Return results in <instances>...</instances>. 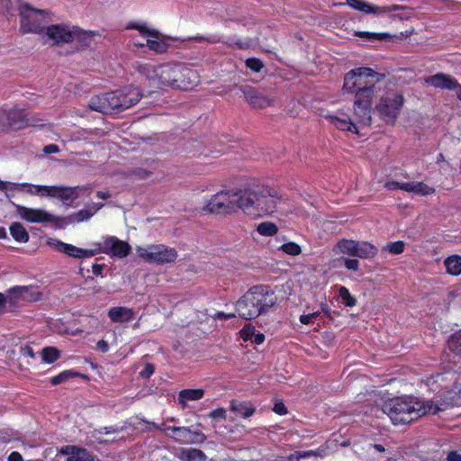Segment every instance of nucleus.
Here are the masks:
<instances>
[{"mask_svg":"<svg viewBox=\"0 0 461 461\" xmlns=\"http://www.w3.org/2000/svg\"><path fill=\"white\" fill-rule=\"evenodd\" d=\"M92 268H93L94 275L100 276L102 274V271H103V266L102 265L95 264V265H93Z\"/></svg>","mask_w":461,"mask_h":461,"instance_id":"obj_63","label":"nucleus"},{"mask_svg":"<svg viewBox=\"0 0 461 461\" xmlns=\"http://www.w3.org/2000/svg\"><path fill=\"white\" fill-rule=\"evenodd\" d=\"M21 191L25 192L31 195L40 196V197H49L50 194V185H33L30 183H21Z\"/></svg>","mask_w":461,"mask_h":461,"instance_id":"obj_29","label":"nucleus"},{"mask_svg":"<svg viewBox=\"0 0 461 461\" xmlns=\"http://www.w3.org/2000/svg\"><path fill=\"white\" fill-rule=\"evenodd\" d=\"M20 353L24 357H31V358L35 357L33 348L30 345H25V346L21 347Z\"/></svg>","mask_w":461,"mask_h":461,"instance_id":"obj_51","label":"nucleus"},{"mask_svg":"<svg viewBox=\"0 0 461 461\" xmlns=\"http://www.w3.org/2000/svg\"><path fill=\"white\" fill-rule=\"evenodd\" d=\"M422 384L427 391L433 393V400L423 401L424 404H431L435 408H444V411L456 406H461V375L447 370L425 376Z\"/></svg>","mask_w":461,"mask_h":461,"instance_id":"obj_4","label":"nucleus"},{"mask_svg":"<svg viewBox=\"0 0 461 461\" xmlns=\"http://www.w3.org/2000/svg\"><path fill=\"white\" fill-rule=\"evenodd\" d=\"M62 319H50L48 325L50 329L54 330L59 334L67 335H79L83 332V330L77 327L76 320H69L66 323L61 322Z\"/></svg>","mask_w":461,"mask_h":461,"instance_id":"obj_22","label":"nucleus"},{"mask_svg":"<svg viewBox=\"0 0 461 461\" xmlns=\"http://www.w3.org/2000/svg\"><path fill=\"white\" fill-rule=\"evenodd\" d=\"M10 234L14 240L19 243H26L29 241V233L25 227L20 222H14L11 224Z\"/></svg>","mask_w":461,"mask_h":461,"instance_id":"obj_30","label":"nucleus"},{"mask_svg":"<svg viewBox=\"0 0 461 461\" xmlns=\"http://www.w3.org/2000/svg\"><path fill=\"white\" fill-rule=\"evenodd\" d=\"M444 266L447 274L459 276L461 274V256L451 255L444 260Z\"/></svg>","mask_w":461,"mask_h":461,"instance_id":"obj_31","label":"nucleus"},{"mask_svg":"<svg viewBox=\"0 0 461 461\" xmlns=\"http://www.w3.org/2000/svg\"><path fill=\"white\" fill-rule=\"evenodd\" d=\"M209 417H211L212 419H226V411L225 409L223 408H217V409H214L212 410L210 414H209Z\"/></svg>","mask_w":461,"mask_h":461,"instance_id":"obj_50","label":"nucleus"},{"mask_svg":"<svg viewBox=\"0 0 461 461\" xmlns=\"http://www.w3.org/2000/svg\"><path fill=\"white\" fill-rule=\"evenodd\" d=\"M168 429L174 432L177 436V440L183 443L193 442L194 440L191 438L192 436L199 438L200 441H203L205 439V436L202 432L194 431L193 432L187 427H176L170 426Z\"/></svg>","mask_w":461,"mask_h":461,"instance_id":"obj_26","label":"nucleus"},{"mask_svg":"<svg viewBox=\"0 0 461 461\" xmlns=\"http://www.w3.org/2000/svg\"><path fill=\"white\" fill-rule=\"evenodd\" d=\"M96 196L100 199L106 200L111 197V194L109 191H98Z\"/></svg>","mask_w":461,"mask_h":461,"instance_id":"obj_62","label":"nucleus"},{"mask_svg":"<svg viewBox=\"0 0 461 461\" xmlns=\"http://www.w3.org/2000/svg\"><path fill=\"white\" fill-rule=\"evenodd\" d=\"M447 461H461V454L456 450L449 451L447 455Z\"/></svg>","mask_w":461,"mask_h":461,"instance_id":"obj_54","label":"nucleus"},{"mask_svg":"<svg viewBox=\"0 0 461 461\" xmlns=\"http://www.w3.org/2000/svg\"><path fill=\"white\" fill-rule=\"evenodd\" d=\"M384 75L369 68H357L344 77L343 91L355 94L353 121L341 111L327 113L323 118L340 131L358 134V125H369L375 98L384 86Z\"/></svg>","mask_w":461,"mask_h":461,"instance_id":"obj_1","label":"nucleus"},{"mask_svg":"<svg viewBox=\"0 0 461 461\" xmlns=\"http://www.w3.org/2000/svg\"><path fill=\"white\" fill-rule=\"evenodd\" d=\"M113 98L112 92L95 95L90 99L88 107L93 111L102 113L116 112V104Z\"/></svg>","mask_w":461,"mask_h":461,"instance_id":"obj_21","label":"nucleus"},{"mask_svg":"<svg viewBox=\"0 0 461 461\" xmlns=\"http://www.w3.org/2000/svg\"><path fill=\"white\" fill-rule=\"evenodd\" d=\"M203 395V389H184L178 393V402L182 407H185L187 401H198L202 399Z\"/></svg>","mask_w":461,"mask_h":461,"instance_id":"obj_28","label":"nucleus"},{"mask_svg":"<svg viewBox=\"0 0 461 461\" xmlns=\"http://www.w3.org/2000/svg\"><path fill=\"white\" fill-rule=\"evenodd\" d=\"M356 35L366 39L368 41H384L390 38V35L385 32H357Z\"/></svg>","mask_w":461,"mask_h":461,"instance_id":"obj_40","label":"nucleus"},{"mask_svg":"<svg viewBox=\"0 0 461 461\" xmlns=\"http://www.w3.org/2000/svg\"><path fill=\"white\" fill-rule=\"evenodd\" d=\"M256 328L249 323L240 330V336L244 341L252 340L253 335H255Z\"/></svg>","mask_w":461,"mask_h":461,"instance_id":"obj_45","label":"nucleus"},{"mask_svg":"<svg viewBox=\"0 0 461 461\" xmlns=\"http://www.w3.org/2000/svg\"><path fill=\"white\" fill-rule=\"evenodd\" d=\"M20 29L23 33H41L50 17L45 10L33 8L27 3L19 6Z\"/></svg>","mask_w":461,"mask_h":461,"instance_id":"obj_8","label":"nucleus"},{"mask_svg":"<svg viewBox=\"0 0 461 461\" xmlns=\"http://www.w3.org/2000/svg\"><path fill=\"white\" fill-rule=\"evenodd\" d=\"M67 461H95V456L87 449L77 446L72 456H68Z\"/></svg>","mask_w":461,"mask_h":461,"instance_id":"obj_35","label":"nucleus"},{"mask_svg":"<svg viewBox=\"0 0 461 461\" xmlns=\"http://www.w3.org/2000/svg\"><path fill=\"white\" fill-rule=\"evenodd\" d=\"M131 309L127 307H113L109 310L108 317H131L133 315Z\"/></svg>","mask_w":461,"mask_h":461,"instance_id":"obj_42","label":"nucleus"},{"mask_svg":"<svg viewBox=\"0 0 461 461\" xmlns=\"http://www.w3.org/2000/svg\"><path fill=\"white\" fill-rule=\"evenodd\" d=\"M244 95L247 102L256 108H264L272 104V100L263 95L256 89L249 87L244 90Z\"/></svg>","mask_w":461,"mask_h":461,"instance_id":"obj_24","label":"nucleus"},{"mask_svg":"<svg viewBox=\"0 0 461 461\" xmlns=\"http://www.w3.org/2000/svg\"><path fill=\"white\" fill-rule=\"evenodd\" d=\"M281 200L276 190L260 184H249L243 188L218 192L206 202L203 211L230 214L240 209L245 214L257 218L275 212Z\"/></svg>","mask_w":461,"mask_h":461,"instance_id":"obj_2","label":"nucleus"},{"mask_svg":"<svg viewBox=\"0 0 461 461\" xmlns=\"http://www.w3.org/2000/svg\"><path fill=\"white\" fill-rule=\"evenodd\" d=\"M155 372V366L153 364L148 363L144 368L140 372V376L145 379H149Z\"/></svg>","mask_w":461,"mask_h":461,"instance_id":"obj_48","label":"nucleus"},{"mask_svg":"<svg viewBox=\"0 0 461 461\" xmlns=\"http://www.w3.org/2000/svg\"><path fill=\"white\" fill-rule=\"evenodd\" d=\"M425 84L439 89L456 90L457 97L461 100V86L457 81L449 75L438 73L425 78Z\"/></svg>","mask_w":461,"mask_h":461,"instance_id":"obj_20","label":"nucleus"},{"mask_svg":"<svg viewBox=\"0 0 461 461\" xmlns=\"http://www.w3.org/2000/svg\"><path fill=\"white\" fill-rule=\"evenodd\" d=\"M347 4L353 9L361 11L365 14H376L379 6L372 5L361 0H347Z\"/></svg>","mask_w":461,"mask_h":461,"instance_id":"obj_33","label":"nucleus"},{"mask_svg":"<svg viewBox=\"0 0 461 461\" xmlns=\"http://www.w3.org/2000/svg\"><path fill=\"white\" fill-rule=\"evenodd\" d=\"M264 340H265V335L263 333L256 330L255 335H253V339L250 341L257 345H260L264 342Z\"/></svg>","mask_w":461,"mask_h":461,"instance_id":"obj_55","label":"nucleus"},{"mask_svg":"<svg viewBox=\"0 0 461 461\" xmlns=\"http://www.w3.org/2000/svg\"><path fill=\"white\" fill-rule=\"evenodd\" d=\"M136 253L145 262L158 265L172 263L177 258L176 250L164 244L138 246Z\"/></svg>","mask_w":461,"mask_h":461,"instance_id":"obj_10","label":"nucleus"},{"mask_svg":"<svg viewBox=\"0 0 461 461\" xmlns=\"http://www.w3.org/2000/svg\"><path fill=\"white\" fill-rule=\"evenodd\" d=\"M20 184L0 180V190L5 191L7 197H11L14 195V192L21 191Z\"/></svg>","mask_w":461,"mask_h":461,"instance_id":"obj_39","label":"nucleus"},{"mask_svg":"<svg viewBox=\"0 0 461 461\" xmlns=\"http://www.w3.org/2000/svg\"><path fill=\"white\" fill-rule=\"evenodd\" d=\"M11 5V0H0V12H8Z\"/></svg>","mask_w":461,"mask_h":461,"instance_id":"obj_60","label":"nucleus"},{"mask_svg":"<svg viewBox=\"0 0 461 461\" xmlns=\"http://www.w3.org/2000/svg\"><path fill=\"white\" fill-rule=\"evenodd\" d=\"M92 246L95 247L96 255L104 253L119 258L127 257L131 251L129 243L115 236L104 237L100 241L92 243Z\"/></svg>","mask_w":461,"mask_h":461,"instance_id":"obj_15","label":"nucleus"},{"mask_svg":"<svg viewBox=\"0 0 461 461\" xmlns=\"http://www.w3.org/2000/svg\"><path fill=\"white\" fill-rule=\"evenodd\" d=\"M246 65L249 68L255 72H258L263 68V63L261 60L256 58L248 59L246 60Z\"/></svg>","mask_w":461,"mask_h":461,"instance_id":"obj_47","label":"nucleus"},{"mask_svg":"<svg viewBox=\"0 0 461 461\" xmlns=\"http://www.w3.org/2000/svg\"><path fill=\"white\" fill-rule=\"evenodd\" d=\"M339 297L341 299V303H344L346 306H353L356 303L355 298L350 294L349 291L344 287L341 286L339 291Z\"/></svg>","mask_w":461,"mask_h":461,"instance_id":"obj_43","label":"nucleus"},{"mask_svg":"<svg viewBox=\"0 0 461 461\" xmlns=\"http://www.w3.org/2000/svg\"><path fill=\"white\" fill-rule=\"evenodd\" d=\"M8 461H23V456L17 452L13 451L7 457Z\"/></svg>","mask_w":461,"mask_h":461,"instance_id":"obj_57","label":"nucleus"},{"mask_svg":"<svg viewBox=\"0 0 461 461\" xmlns=\"http://www.w3.org/2000/svg\"><path fill=\"white\" fill-rule=\"evenodd\" d=\"M443 408L424 404L413 396H401L388 399L382 405V411L393 425H405L427 414H438Z\"/></svg>","mask_w":461,"mask_h":461,"instance_id":"obj_5","label":"nucleus"},{"mask_svg":"<svg viewBox=\"0 0 461 461\" xmlns=\"http://www.w3.org/2000/svg\"><path fill=\"white\" fill-rule=\"evenodd\" d=\"M95 35L93 32L82 31L78 27L67 24H53L46 29V36L55 44L68 43L75 39L90 40Z\"/></svg>","mask_w":461,"mask_h":461,"instance_id":"obj_11","label":"nucleus"},{"mask_svg":"<svg viewBox=\"0 0 461 461\" xmlns=\"http://www.w3.org/2000/svg\"><path fill=\"white\" fill-rule=\"evenodd\" d=\"M301 458H306L312 456H316V452L314 450H307V451H301Z\"/></svg>","mask_w":461,"mask_h":461,"instance_id":"obj_64","label":"nucleus"},{"mask_svg":"<svg viewBox=\"0 0 461 461\" xmlns=\"http://www.w3.org/2000/svg\"><path fill=\"white\" fill-rule=\"evenodd\" d=\"M92 189L88 185L64 186L50 185L49 198H56L67 206H72L75 201L81 195H90Z\"/></svg>","mask_w":461,"mask_h":461,"instance_id":"obj_16","label":"nucleus"},{"mask_svg":"<svg viewBox=\"0 0 461 461\" xmlns=\"http://www.w3.org/2000/svg\"><path fill=\"white\" fill-rule=\"evenodd\" d=\"M182 455L186 461H205L207 457L202 450L197 448L184 449Z\"/></svg>","mask_w":461,"mask_h":461,"instance_id":"obj_37","label":"nucleus"},{"mask_svg":"<svg viewBox=\"0 0 461 461\" xmlns=\"http://www.w3.org/2000/svg\"><path fill=\"white\" fill-rule=\"evenodd\" d=\"M279 249L283 251L284 253L290 255V256H298L302 253L301 247L293 241H289L286 243H284Z\"/></svg>","mask_w":461,"mask_h":461,"instance_id":"obj_41","label":"nucleus"},{"mask_svg":"<svg viewBox=\"0 0 461 461\" xmlns=\"http://www.w3.org/2000/svg\"><path fill=\"white\" fill-rule=\"evenodd\" d=\"M384 187L387 190L400 189L408 193H413L419 195H430L435 193V189L423 182H398V181H387L384 184Z\"/></svg>","mask_w":461,"mask_h":461,"instance_id":"obj_19","label":"nucleus"},{"mask_svg":"<svg viewBox=\"0 0 461 461\" xmlns=\"http://www.w3.org/2000/svg\"><path fill=\"white\" fill-rule=\"evenodd\" d=\"M447 348L456 356H461V329L453 333L447 339Z\"/></svg>","mask_w":461,"mask_h":461,"instance_id":"obj_34","label":"nucleus"},{"mask_svg":"<svg viewBox=\"0 0 461 461\" xmlns=\"http://www.w3.org/2000/svg\"><path fill=\"white\" fill-rule=\"evenodd\" d=\"M96 348L102 353H106L109 350V345L104 339H101L96 343Z\"/></svg>","mask_w":461,"mask_h":461,"instance_id":"obj_56","label":"nucleus"},{"mask_svg":"<svg viewBox=\"0 0 461 461\" xmlns=\"http://www.w3.org/2000/svg\"><path fill=\"white\" fill-rule=\"evenodd\" d=\"M276 303V296L268 286L251 287L235 305L239 317H259L271 313Z\"/></svg>","mask_w":461,"mask_h":461,"instance_id":"obj_6","label":"nucleus"},{"mask_svg":"<svg viewBox=\"0 0 461 461\" xmlns=\"http://www.w3.org/2000/svg\"><path fill=\"white\" fill-rule=\"evenodd\" d=\"M103 206V203L88 204L84 209L70 214L68 217V221L70 223H80L83 221H86L93 215H95Z\"/></svg>","mask_w":461,"mask_h":461,"instance_id":"obj_23","label":"nucleus"},{"mask_svg":"<svg viewBox=\"0 0 461 461\" xmlns=\"http://www.w3.org/2000/svg\"><path fill=\"white\" fill-rule=\"evenodd\" d=\"M135 70L144 85L155 89L193 88L199 82L197 72L181 63H164L158 66L138 62Z\"/></svg>","mask_w":461,"mask_h":461,"instance_id":"obj_3","label":"nucleus"},{"mask_svg":"<svg viewBox=\"0 0 461 461\" xmlns=\"http://www.w3.org/2000/svg\"><path fill=\"white\" fill-rule=\"evenodd\" d=\"M77 446H64L62 447L60 449H59V454L60 455H64V456H72L74 451H75V448H76Z\"/></svg>","mask_w":461,"mask_h":461,"instance_id":"obj_53","label":"nucleus"},{"mask_svg":"<svg viewBox=\"0 0 461 461\" xmlns=\"http://www.w3.org/2000/svg\"><path fill=\"white\" fill-rule=\"evenodd\" d=\"M404 247H405L404 242L401 241V240H398V241L388 243L384 248V249L388 251V252H390L391 254L399 255V254H402L403 252Z\"/></svg>","mask_w":461,"mask_h":461,"instance_id":"obj_44","label":"nucleus"},{"mask_svg":"<svg viewBox=\"0 0 461 461\" xmlns=\"http://www.w3.org/2000/svg\"><path fill=\"white\" fill-rule=\"evenodd\" d=\"M64 253L75 258H88L95 256L96 250L93 246L91 249H85L67 243Z\"/></svg>","mask_w":461,"mask_h":461,"instance_id":"obj_27","label":"nucleus"},{"mask_svg":"<svg viewBox=\"0 0 461 461\" xmlns=\"http://www.w3.org/2000/svg\"><path fill=\"white\" fill-rule=\"evenodd\" d=\"M273 411L278 415H285L288 412L286 406L283 402H276Z\"/></svg>","mask_w":461,"mask_h":461,"instance_id":"obj_52","label":"nucleus"},{"mask_svg":"<svg viewBox=\"0 0 461 461\" xmlns=\"http://www.w3.org/2000/svg\"><path fill=\"white\" fill-rule=\"evenodd\" d=\"M5 294L0 293V314L6 313V303H5Z\"/></svg>","mask_w":461,"mask_h":461,"instance_id":"obj_58","label":"nucleus"},{"mask_svg":"<svg viewBox=\"0 0 461 461\" xmlns=\"http://www.w3.org/2000/svg\"><path fill=\"white\" fill-rule=\"evenodd\" d=\"M126 29L137 30L144 41H139L134 35H131L132 43L137 47H148L156 54H163L169 48L168 39L158 30L150 28L147 23H130Z\"/></svg>","mask_w":461,"mask_h":461,"instance_id":"obj_7","label":"nucleus"},{"mask_svg":"<svg viewBox=\"0 0 461 461\" xmlns=\"http://www.w3.org/2000/svg\"><path fill=\"white\" fill-rule=\"evenodd\" d=\"M333 251L337 254L349 255L359 258H374L377 254V249L367 241H356L353 240H339Z\"/></svg>","mask_w":461,"mask_h":461,"instance_id":"obj_12","label":"nucleus"},{"mask_svg":"<svg viewBox=\"0 0 461 461\" xmlns=\"http://www.w3.org/2000/svg\"><path fill=\"white\" fill-rule=\"evenodd\" d=\"M86 375H85L79 372L74 371V370H64V371L60 372L59 374H58L57 375L51 377L50 384L52 385H58V384H60L71 378L86 377Z\"/></svg>","mask_w":461,"mask_h":461,"instance_id":"obj_32","label":"nucleus"},{"mask_svg":"<svg viewBox=\"0 0 461 461\" xmlns=\"http://www.w3.org/2000/svg\"><path fill=\"white\" fill-rule=\"evenodd\" d=\"M47 244L53 249L59 251V252H63V253L65 250V247L67 246V243H65L58 239H53V238H49L47 240Z\"/></svg>","mask_w":461,"mask_h":461,"instance_id":"obj_46","label":"nucleus"},{"mask_svg":"<svg viewBox=\"0 0 461 461\" xmlns=\"http://www.w3.org/2000/svg\"><path fill=\"white\" fill-rule=\"evenodd\" d=\"M344 265L348 270L357 271L359 268V261L354 258H345Z\"/></svg>","mask_w":461,"mask_h":461,"instance_id":"obj_49","label":"nucleus"},{"mask_svg":"<svg viewBox=\"0 0 461 461\" xmlns=\"http://www.w3.org/2000/svg\"><path fill=\"white\" fill-rule=\"evenodd\" d=\"M112 95L114 97L116 112H121L135 105L142 96L140 89L131 85L112 91Z\"/></svg>","mask_w":461,"mask_h":461,"instance_id":"obj_17","label":"nucleus"},{"mask_svg":"<svg viewBox=\"0 0 461 461\" xmlns=\"http://www.w3.org/2000/svg\"><path fill=\"white\" fill-rule=\"evenodd\" d=\"M403 96L401 93L389 90L381 95L375 111L387 123H393L403 105Z\"/></svg>","mask_w":461,"mask_h":461,"instance_id":"obj_9","label":"nucleus"},{"mask_svg":"<svg viewBox=\"0 0 461 461\" xmlns=\"http://www.w3.org/2000/svg\"><path fill=\"white\" fill-rule=\"evenodd\" d=\"M58 151H59L58 146L53 145V144L48 145L44 148V152L47 154L57 153Z\"/></svg>","mask_w":461,"mask_h":461,"instance_id":"obj_61","label":"nucleus"},{"mask_svg":"<svg viewBox=\"0 0 461 461\" xmlns=\"http://www.w3.org/2000/svg\"><path fill=\"white\" fill-rule=\"evenodd\" d=\"M398 9H400L399 5L379 7V9H378V11H377V13L375 14H382V13H388V12L395 11V10H398Z\"/></svg>","mask_w":461,"mask_h":461,"instance_id":"obj_59","label":"nucleus"},{"mask_svg":"<svg viewBox=\"0 0 461 461\" xmlns=\"http://www.w3.org/2000/svg\"><path fill=\"white\" fill-rule=\"evenodd\" d=\"M4 116V114L2 115ZM6 123L14 130H20L25 127L41 126L40 120L36 119L30 113L19 108H14L5 113Z\"/></svg>","mask_w":461,"mask_h":461,"instance_id":"obj_18","label":"nucleus"},{"mask_svg":"<svg viewBox=\"0 0 461 461\" xmlns=\"http://www.w3.org/2000/svg\"><path fill=\"white\" fill-rule=\"evenodd\" d=\"M6 312H13L26 302H35L41 299V294L28 286H14L6 291Z\"/></svg>","mask_w":461,"mask_h":461,"instance_id":"obj_14","label":"nucleus"},{"mask_svg":"<svg viewBox=\"0 0 461 461\" xmlns=\"http://www.w3.org/2000/svg\"><path fill=\"white\" fill-rule=\"evenodd\" d=\"M42 361L47 364H53L60 357V351L54 347H45L41 349Z\"/></svg>","mask_w":461,"mask_h":461,"instance_id":"obj_36","label":"nucleus"},{"mask_svg":"<svg viewBox=\"0 0 461 461\" xmlns=\"http://www.w3.org/2000/svg\"><path fill=\"white\" fill-rule=\"evenodd\" d=\"M18 217L29 223L59 224L60 218L43 208L27 207L12 203Z\"/></svg>","mask_w":461,"mask_h":461,"instance_id":"obj_13","label":"nucleus"},{"mask_svg":"<svg viewBox=\"0 0 461 461\" xmlns=\"http://www.w3.org/2000/svg\"><path fill=\"white\" fill-rule=\"evenodd\" d=\"M257 230L262 236L271 237L276 234L278 228L274 222L264 221L258 225Z\"/></svg>","mask_w":461,"mask_h":461,"instance_id":"obj_38","label":"nucleus"},{"mask_svg":"<svg viewBox=\"0 0 461 461\" xmlns=\"http://www.w3.org/2000/svg\"><path fill=\"white\" fill-rule=\"evenodd\" d=\"M230 407L232 412L244 419L251 417L256 411V408L249 401L232 400Z\"/></svg>","mask_w":461,"mask_h":461,"instance_id":"obj_25","label":"nucleus"}]
</instances>
